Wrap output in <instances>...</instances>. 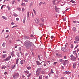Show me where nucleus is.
Segmentation results:
<instances>
[{
  "label": "nucleus",
  "instance_id": "f257e3e1",
  "mask_svg": "<svg viewBox=\"0 0 79 79\" xmlns=\"http://www.w3.org/2000/svg\"><path fill=\"white\" fill-rule=\"evenodd\" d=\"M24 45L27 48L29 49L34 44L32 42L30 41H25L24 42Z\"/></svg>",
  "mask_w": 79,
  "mask_h": 79
},
{
  "label": "nucleus",
  "instance_id": "f03ea898",
  "mask_svg": "<svg viewBox=\"0 0 79 79\" xmlns=\"http://www.w3.org/2000/svg\"><path fill=\"white\" fill-rule=\"evenodd\" d=\"M75 41H74L75 44H77V43H78V42L79 41V36H77L75 38Z\"/></svg>",
  "mask_w": 79,
  "mask_h": 79
},
{
  "label": "nucleus",
  "instance_id": "7ed1b4c3",
  "mask_svg": "<svg viewBox=\"0 0 79 79\" xmlns=\"http://www.w3.org/2000/svg\"><path fill=\"white\" fill-rule=\"evenodd\" d=\"M19 77V74L18 73H15L13 76V77L15 79H17Z\"/></svg>",
  "mask_w": 79,
  "mask_h": 79
},
{
  "label": "nucleus",
  "instance_id": "20e7f679",
  "mask_svg": "<svg viewBox=\"0 0 79 79\" xmlns=\"http://www.w3.org/2000/svg\"><path fill=\"white\" fill-rule=\"evenodd\" d=\"M34 20L35 23L37 24H39V23H40V20H39V18H36L35 19H34Z\"/></svg>",
  "mask_w": 79,
  "mask_h": 79
},
{
  "label": "nucleus",
  "instance_id": "39448f33",
  "mask_svg": "<svg viewBox=\"0 0 79 79\" xmlns=\"http://www.w3.org/2000/svg\"><path fill=\"white\" fill-rule=\"evenodd\" d=\"M41 70V68H39L37 69L36 71V75L37 76H39V74H40V71Z\"/></svg>",
  "mask_w": 79,
  "mask_h": 79
},
{
  "label": "nucleus",
  "instance_id": "423d86ee",
  "mask_svg": "<svg viewBox=\"0 0 79 79\" xmlns=\"http://www.w3.org/2000/svg\"><path fill=\"white\" fill-rule=\"evenodd\" d=\"M70 58H71V60L73 61H75L76 59V57L74 56L73 55H71L70 56Z\"/></svg>",
  "mask_w": 79,
  "mask_h": 79
},
{
  "label": "nucleus",
  "instance_id": "0eeeda50",
  "mask_svg": "<svg viewBox=\"0 0 79 79\" xmlns=\"http://www.w3.org/2000/svg\"><path fill=\"white\" fill-rule=\"evenodd\" d=\"M11 58V56H9L8 57L6 58L4 60V61H8L9 60H10V58Z\"/></svg>",
  "mask_w": 79,
  "mask_h": 79
},
{
  "label": "nucleus",
  "instance_id": "6e6552de",
  "mask_svg": "<svg viewBox=\"0 0 79 79\" xmlns=\"http://www.w3.org/2000/svg\"><path fill=\"white\" fill-rule=\"evenodd\" d=\"M25 62V60H21L20 61V64H24Z\"/></svg>",
  "mask_w": 79,
  "mask_h": 79
},
{
  "label": "nucleus",
  "instance_id": "1a4fd4ad",
  "mask_svg": "<svg viewBox=\"0 0 79 79\" xmlns=\"http://www.w3.org/2000/svg\"><path fill=\"white\" fill-rule=\"evenodd\" d=\"M69 73H70V72H69L66 71L64 72L63 74H64V75H66V74H69Z\"/></svg>",
  "mask_w": 79,
  "mask_h": 79
},
{
  "label": "nucleus",
  "instance_id": "9d476101",
  "mask_svg": "<svg viewBox=\"0 0 79 79\" xmlns=\"http://www.w3.org/2000/svg\"><path fill=\"white\" fill-rule=\"evenodd\" d=\"M76 51H73V54H74V55H75V56H76V57L77 58V53H76Z\"/></svg>",
  "mask_w": 79,
  "mask_h": 79
},
{
  "label": "nucleus",
  "instance_id": "9b49d317",
  "mask_svg": "<svg viewBox=\"0 0 79 79\" xmlns=\"http://www.w3.org/2000/svg\"><path fill=\"white\" fill-rule=\"evenodd\" d=\"M55 10L57 12H58V13H59V10H61V9H60V8H56V6H55Z\"/></svg>",
  "mask_w": 79,
  "mask_h": 79
},
{
  "label": "nucleus",
  "instance_id": "f8f14e48",
  "mask_svg": "<svg viewBox=\"0 0 79 79\" xmlns=\"http://www.w3.org/2000/svg\"><path fill=\"white\" fill-rule=\"evenodd\" d=\"M54 73V72H53V70L52 69H51V72L49 74H48V75H49V76H50V74Z\"/></svg>",
  "mask_w": 79,
  "mask_h": 79
},
{
  "label": "nucleus",
  "instance_id": "ddd939ff",
  "mask_svg": "<svg viewBox=\"0 0 79 79\" xmlns=\"http://www.w3.org/2000/svg\"><path fill=\"white\" fill-rule=\"evenodd\" d=\"M5 68H6V66L5 65H2L1 68V69H5Z\"/></svg>",
  "mask_w": 79,
  "mask_h": 79
},
{
  "label": "nucleus",
  "instance_id": "4468645a",
  "mask_svg": "<svg viewBox=\"0 0 79 79\" xmlns=\"http://www.w3.org/2000/svg\"><path fill=\"white\" fill-rule=\"evenodd\" d=\"M24 39H29V37L27 36H24Z\"/></svg>",
  "mask_w": 79,
  "mask_h": 79
},
{
  "label": "nucleus",
  "instance_id": "2eb2a0df",
  "mask_svg": "<svg viewBox=\"0 0 79 79\" xmlns=\"http://www.w3.org/2000/svg\"><path fill=\"white\" fill-rule=\"evenodd\" d=\"M73 31H74V32H76V28L75 27H73Z\"/></svg>",
  "mask_w": 79,
  "mask_h": 79
},
{
  "label": "nucleus",
  "instance_id": "dca6fc26",
  "mask_svg": "<svg viewBox=\"0 0 79 79\" xmlns=\"http://www.w3.org/2000/svg\"><path fill=\"white\" fill-rule=\"evenodd\" d=\"M2 18H3L4 19H5V20H7V19H8L5 16H2Z\"/></svg>",
  "mask_w": 79,
  "mask_h": 79
},
{
  "label": "nucleus",
  "instance_id": "f3484780",
  "mask_svg": "<svg viewBox=\"0 0 79 79\" xmlns=\"http://www.w3.org/2000/svg\"><path fill=\"white\" fill-rule=\"evenodd\" d=\"M76 63H73V68L74 69H75L76 68Z\"/></svg>",
  "mask_w": 79,
  "mask_h": 79
},
{
  "label": "nucleus",
  "instance_id": "a211bd4d",
  "mask_svg": "<svg viewBox=\"0 0 79 79\" xmlns=\"http://www.w3.org/2000/svg\"><path fill=\"white\" fill-rule=\"evenodd\" d=\"M44 4V5H46V4H47V3H46V2H44V3L42 2H41L39 4V5H41V4Z\"/></svg>",
  "mask_w": 79,
  "mask_h": 79
},
{
  "label": "nucleus",
  "instance_id": "6ab92c4d",
  "mask_svg": "<svg viewBox=\"0 0 79 79\" xmlns=\"http://www.w3.org/2000/svg\"><path fill=\"white\" fill-rule=\"evenodd\" d=\"M6 54H4V55H2V58H5L6 57Z\"/></svg>",
  "mask_w": 79,
  "mask_h": 79
},
{
  "label": "nucleus",
  "instance_id": "aec40b11",
  "mask_svg": "<svg viewBox=\"0 0 79 79\" xmlns=\"http://www.w3.org/2000/svg\"><path fill=\"white\" fill-rule=\"evenodd\" d=\"M36 63L37 65H38V66L40 65V62H39V61H36Z\"/></svg>",
  "mask_w": 79,
  "mask_h": 79
},
{
  "label": "nucleus",
  "instance_id": "412c9836",
  "mask_svg": "<svg viewBox=\"0 0 79 79\" xmlns=\"http://www.w3.org/2000/svg\"><path fill=\"white\" fill-rule=\"evenodd\" d=\"M26 17H25L24 18V19L23 22V24H25V22L26 21Z\"/></svg>",
  "mask_w": 79,
  "mask_h": 79
},
{
  "label": "nucleus",
  "instance_id": "4be33fe9",
  "mask_svg": "<svg viewBox=\"0 0 79 79\" xmlns=\"http://www.w3.org/2000/svg\"><path fill=\"white\" fill-rule=\"evenodd\" d=\"M61 50L63 52H66V50H65V48H61Z\"/></svg>",
  "mask_w": 79,
  "mask_h": 79
},
{
  "label": "nucleus",
  "instance_id": "5701e85b",
  "mask_svg": "<svg viewBox=\"0 0 79 79\" xmlns=\"http://www.w3.org/2000/svg\"><path fill=\"white\" fill-rule=\"evenodd\" d=\"M12 69H15V68H16V64L13 65L12 66Z\"/></svg>",
  "mask_w": 79,
  "mask_h": 79
},
{
  "label": "nucleus",
  "instance_id": "b1692460",
  "mask_svg": "<svg viewBox=\"0 0 79 79\" xmlns=\"http://www.w3.org/2000/svg\"><path fill=\"white\" fill-rule=\"evenodd\" d=\"M19 61V59H17L16 60V64H18V61Z\"/></svg>",
  "mask_w": 79,
  "mask_h": 79
},
{
  "label": "nucleus",
  "instance_id": "393cba45",
  "mask_svg": "<svg viewBox=\"0 0 79 79\" xmlns=\"http://www.w3.org/2000/svg\"><path fill=\"white\" fill-rule=\"evenodd\" d=\"M24 73H27V74H29V71H27V70L24 71Z\"/></svg>",
  "mask_w": 79,
  "mask_h": 79
},
{
  "label": "nucleus",
  "instance_id": "a878e982",
  "mask_svg": "<svg viewBox=\"0 0 79 79\" xmlns=\"http://www.w3.org/2000/svg\"><path fill=\"white\" fill-rule=\"evenodd\" d=\"M56 55L57 56H61V55H59L58 53H56Z\"/></svg>",
  "mask_w": 79,
  "mask_h": 79
},
{
  "label": "nucleus",
  "instance_id": "bb28decb",
  "mask_svg": "<svg viewBox=\"0 0 79 79\" xmlns=\"http://www.w3.org/2000/svg\"><path fill=\"white\" fill-rule=\"evenodd\" d=\"M33 11L35 15H37V13H36L37 12H36V11H35V10H34V9H33Z\"/></svg>",
  "mask_w": 79,
  "mask_h": 79
},
{
  "label": "nucleus",
  "instance_id": "cd10ccee",
  "mask_svg": "<svg viewBox=\"0 0 79 79\" xmlns=\"http://www.w3.org/2000/svg\"><path fill=\"white\" fill-rule=\"evenodd\" d=\"M21 5L22 6H26V4H25L24 3H22L21 4Z\"/></svg>",
  "mask_w": 79,
  "mask_h": 79
},
{
  "label": "nucleus",
  "instance_id": "c85d7f7f",
  "mask_svg": "<svg viewBox=\"0 0 79 79\" xmlns=\"http://www.w3.org/2000/svg\"><path fill=\"white\" fill-rule=\"evenodd\" d=\"M59 61L60 62H64V60H63V59H60Z\"/></svg>",
  "mask_w": 79,
  "mask_h": 79
},
{
  "label": "nucleus",
  "instance_id": "c756f323",
  "mask_svg": "<svg viewBox=\"0 0 79 79\" xmlns=\"http://www.w3.org/2000/svg\"><path fill=\"white\" fill-rule=\"evenodd\" d=\"M27 68L28 69V70H29V69H31V67L30 66H29L28 67H27Z\"/></svg>",
  "mask_w": 79,
  "mask_h": 79
},
{
  "label": "nucleus",
  "instance_id": "7c9ffc66",
  "mask_svg": "<svg viewBox=\"0 0 79 79\" xmlns=\"http://www.w3.org/2000/svg\"><path fill=\"white\" fill-rule=\"evenodd\" d=\"M27 18L29 17V11L27 12Z\"/></svg>",
  "mask_w": 79,
  "mask_h": 79
},
{
  "label": "nucleus",
  "instance_id": "2f4dec72",
  "mask_svg": "<svg viewBox=\"0 0 79 79\" xmlns=\"http://www.w3.org/2000/svg\"><path fill=\"white\" fill-rule=\"evenodd\" d=\"M7 8H8V10H11V7H10V6H7Z\"/></svg>",
  "mask_w": 79,
  "mask_h": 79
},
{
  "label": "nucleus",
  "instance_id": "473e14b6",
  "mask_svg": "<svg viewBox=\"0 0 79 79\" xmlns=\"http://www.w3.org/2000/svg\"><path fill=\"white\" fill-rule=\"evenodd\" d=\"M2 47H5V43H4L2 44Z\"/></svg>",
  "mask_w": 79,
  "mask_h": 79
},
{
  "label": "nucleus",
  "instance_id": "72a5a7b5",
  "mask_svg": "<svg viewBox=\"0 0 79 79\" xmlns=\"http://www.w3.org/2000/svg\"><path fill=\"white\" fill-rule=\"evenodd\" d=\"M15 0H13V1H12V4L13 5V4H14V3H15Z\"/></svg>",
  "mask_w": 79,
  "mask_h": 79
},
{
  "label": "nucleus",
  "instance_id": "f704fd0d",
  "mask_svg": "<svg viewBox=\"0 0 79 79\" xmlns=\"http://www.w3.org/2000/svg\"><path fill=\"white\" fill-rule=\"evenodd\" d=\"M14 16L17 17L18 16V15L16 14L15 13L14 14Z\"/></svg>",
  "mask_w": 79,
  "mask_h": 79
},
{
  "label": "nucleus",
  "instance_id": "c9c22d12",
  "mask_svg": "<svg viewBox=\"0 0 79 79\" xmlns=\"http://www.w3.org/2000/svg\"><path fill=\"white\" fill-rule=\"evenodd\" d=\"M70 2H72V3H75V2L73 0H71Z\"/></svg>",
  "mask_w": 79,
  "mask_h": 79
},
{
  "label": "nucleus",
  "instance_id": "e433bc0d",
  "mask_svg": "<svg viewBox=\"0 0 79 79\" xmlns=\"http://www.w3.org/2000/svg\"><path fill=\"white\" fill-rule=\"evenodd\" d=\"M6 6V5H2L1 7V10H2V9L3 8V6Z\"/></svg>",
  "mask_w": 79,
  "mask_h": 79
},
{
  "label": "nucleus",
  "instance_id": "4c0bfd02",
  "mask_svg": "<svg viewBox=\"0 0 79 79\" xmlns=\"http://www.w3.org/2000/svg\"><path fill=\"white\" fill-rule=\"evenodd\" d=\"M39 79H42V76H40Z\"/></svg>",
  "mask_w": 79,
  "mask_h": 79
},
{
  "label": "nucleus",
  "instance_id": "58836bf2",
  "mask_svg": "<svg viewBox=\"0 0 79 79\" xmlns=\"http://www.w3.org/2000/svg\"><path fill=\"white\" fill-rule=\"evenodd\" d=\"M64 62V63H68V62H69V61H68V60H65Z\"/></svg>",
  "mask_w": 79,
  "mask_h": 79
},
{
  "label": "nucleus",
  "instance_id": "ea45409f",
  "mask_svg": "<svg viewBox=\"0 0 79 79\" xmlns=\"http://www.w3.org/2000/svg\"><path fill=\"white\" fill-rule=\"evenodd\" d=\"M56 1V0H53L52 2H53L54 4H55V3Z\"/></svg>",
  "mask_w": 79,
  "mask_h": 79
},
{
  "label": "nucleus",
  "instance_id": "a19ab883",
  "mask_svg": "<svg viewBox=\"0 0 79 79\" xmlns=\"http://www.w3.org/2000/svg\"><path fill=\"white\" fill-rule=\"evenodd\" d=\"M31 76V74H29L27 75V77H29L30 76Z\"/></svg>",
  "mask_w": 79,
  "mask_h": 79
},
{
  "label": "nucleus",
  "instance_id": "79ce46f5",
  "mask_svg": "<svg viewBox=\"0 0 79 79\" xmlns=\"http://www.w3.org/2000/svg\"><path fill=\"white\" fill-rule=\"evenodd\" d=\"M41 20L42 21V22H44V19L43 18L41 19Z\"/></svg>",
  "mask_w": 79,
  "mask_h": 79
},
{
  "label": "nucleus",
  "instance_id": "37998d69",
  "mask_svg": "<svg viewBox=\"0 0 79 79\" xmlns=\"http://www.w3.org/2000/svg\"><path fill=\"white\" fill-rule=\"evenodd\" d=\"M73 44H71V48H73Z\"/></svg>",
  "mask_w": 79,
  "mask_h": 79
},
{
  "label": "nucleus",
  "instance_id": "c03bdc74",
  "mask_svg": "<svg viewBox=\"0 0 79 79\" xmlns=\"http://www.w3.org/2000/svg\"><path fill=\"white\" fill-rule=\"evenodd\" d=\"M17 10H19V11H21V8L19 7L18 8Z\"/></svg>",
  "mask_w": 79,
  "mask_h": 79
},
{
  "label": "nucleus",
  "instance_id": "a18cd8bd",
  "mask_svg": "<svg viewBox=\"0 0 79 79\" xmlns=\"http://www.w3.org/2000/svg\"><path fill=\"white\" fill-rule=\"evenodd\" d=\"M11 24L13 26V25H14V24H15V23H14V22H12L11 23Z\"/></svg>",
  "mask_w": 79,
  "mask_h": 79
},
{
  "label": "nucleus",
  "instance_id": "49530a36",
  "mask_svg": "<svg viewBox=\"0 0 79 79\" xmlns=\"http://www.w3.org/2000/svg\"><path fill=\"white\" fill-rule=\"evenodd\" d=\"M24 1L25 2H28L29 0H24Z\"/></svg>",
  "mask_w": 79,
  "mask_h": 79
},
{
  "label": "nucleus",
  "instance_id": "de8ad7c7",
  "mask_svg": "<svg viewBox=\"0 0 79 79\" xmlns=\"http://www.w3.org/2000/svg\"><path fill=\"white\" fill-rule=\"evenodd\" d=\"M56 63H57V62H54V64H53V65H54V64H56Z\"/></svg>",
  "mask_w": 79,
  "mask_h": 79
},
{
  "label": "nucleus",
  "instance_id": "09e8293b",
  "mask_svg": "<svg viewBox=\"0 0 79 79\" xmlns=\"http://www.w3.org/2000/svg\"><path fill=\"white\" fill-rule=\"evenodd\" d=\"M17 26H13V27H12V28H14V27H17Z\"/></svg>",
  "mask_w": 79,
  "mask_h": 79
},
{
  "label": "nucleus",
  "instance_id": "8fccbe9b",
  "mask_svg": "<svg viewBox=\"0 0 79 79\" xmlns=\"http://www.w3.org/2000/svg\"><path fill=\"white\" fill-rule=\"evenodd\" d=\"M3 53H6V51H3Z\"/></svg>",
  "mask_w": 79,
  "mask_h": 79
},
{
  "label": "nucleus",
  "instance_id": "3c124183",
  "mask_svg": "<svg viewBox=\"0 0 79 79\" xmlns=\"http://www.w3.org/2000/svg\"><path fill=\"white\" fill-rule=\"evenodd\" d=\"M7 72H6L5 73H4V74H5V75H6L7 74Z\"/></svg>",
  "mask_w": 79,
  "mask_h": 79
},
{
  "label": "nucleus",
  "instance_id": "603ef678",
  "mask_svg": "<svg viewBox=\"0 0 79 79\" xmlns=\"http://www.w3.org/2000/svg\"><path fill=\"white\" fill-rule=\"evenodd\" d=\"M24 10H25V9H24V8H23L22 10V11H24Z\"/></svg>",
  "mask_w": 79,
  "mask_h": 79
},
{
  "label": "nucleus",
  "instance_id": "864d4df0",
  "mask_svg": "<svg viewBox=\"0 0 79 79\" xmlns=\"http://www.w3.org/2000/svg\"><path fill=\"white\" fill-rule=\"evenodd\" d=\"M53 37H54L53 36V35H52L51 37V39H53Z\"/></svg>",
  "mask_w": 79,
  "mask_h": 79
},
{
  "label": "nucleus",
  "instance_id": "5fc2aeb1",
  "mask_svg": "<svg viewBox=\"0 0 79 79\" xmlns=\"http://www.w3.org/2000/svg\"><path fill=\"white\" fill-rule=\"evenodd\" d=\"M16 21H19V18H17L16 19Z\"/></svg>",
  "mask_w": 79,
  "mask_h": 79
},
{
  "label": "nucleus",
  "instance_id": "6e6d98bb",
  "mask_svg": "<svg viewBox=\"0 0 79 79\" xmlns=\"http://www.w3.org/2000/svg\"><path fill=\"white\" fill-rule=\"evenodd\" d=\"M19 50H21V47L19 48Z\"/></svg>",
  "mask_w": 79,
  "mask_h": 79
},
{
  "label": "nucleus",
  "instance_id": "4d7b16f0",
  "mask_svg": "<svg viewBox=\"0 0 79 79\" xmlns=\"http://www.w3.org/2000/svg\"><path fill=\"white\" fill-rule=\"evenodd\" d=\"M77 47H78V45H77V46H76L75 47V48H77Z\"/></svg>",
  "mask_w": 79,
  "mask_h": 79
},
{
  "label": "nucleus",
  "instance_id": "13d9d810",
  "mask_svg": "<svg viewBox=\"0 0 79 79\" xmlns=\"http://www.w3.org/2000/svg\"><path fill=\"white\" fill-rule=\"evenodd\" d=\"M11 54L12 56H13V55H14V54H13V52H11Z\"/></svg>",
  "mask_w": 79,
  "mask_h": 79
},
{
  "label": "nucleus",
  "instance_id": "bf43d9fd",
  "mask_svg": "<svg viewBox=\"0 0 79 79\" xmlns=\"http://www.w3.org/2000/svg\"><path fill=\"white\" fill-rule=\"evenodd\" d=\"M6 32H9V31L8 30H6Z\"/></svg>",
  "mask_w": 79,
  "mask_h": 79
},
{
  "label": "nucleus",
  "instance_id": "052dcab7",
  "mask_svg": "<svg viewBox=\"0 0 79 79\" xmlns=\"http://www.w3.org/2000/svg\"><path fill=\"white\" fill-rule=\"evenodd\" d=\"M22 77H25V76L24 75H22Z\"/></svg>",
  "mask_w": 79,
  "mask_h": 79
},
{
  "label": "nucleus",
  "instance_id": "680f3d73",
  "mask_svg": "<svg viewBox=\"0 0 79 79\" xmlns=\"http://www.w3.org/2000/svg\"><path fill=\"white\" fill-rule=\"evenodd\" d=\"M43 64L44 65V66H46V64H45V63Z\"/></svg>",
  "mask_w": 79,
  "mask_h": 79
},
{
  "label": "nucleus",
  "instance_id": "e2e57ef3",
  "mask_svg": "<svg viewBox=\"0 0 79 79\" xmlns=\"http://www.w3.org/2000/svg\"><path fill=\"white\" fill-rule=\"evenodd\" d=\"M31 37H34V35H31Z\"/></svg>",
  "mask_w": 79,
  "mask_h": 79
},
{
  "label": "nucleus",
  "instance_id": "0e129e2a",
  "mask_svg": "<svg viewBox=\"0 0 79 79\" xmlns=\"http://www.w3.org/2000/svg\"><path fill=\"white\" fill-rule=\"evenodd\" d=\"M63 20L64 21H65L66 20V19L65 18L64 19H63Z\"/></svg>",
  "mask_w": 79,
  "mask_h": 79
},
{
  "label": "nucleus",
  "instance_id": "69168bd1",
  "mask_svg": "<svg viewBox=\"0 0 79 79\" xmlns=\"http://www.w3.org/2000/svg\"><path fill=\"white\" fill-rule=\"evenodd\" d=\"M32 4H31V5H30V7H31V6H32Z\"/></svg>",
  "mask_w": 79,
  "mask_h": 79
},
{
  "label": "nucleus",
  "instance_id": "338daca9",
  "mask_svg": "<svg viewBox=\"0 0 79 79\" xmlns=\"http://www.w3.org/2000/svg\"><path fill=\"white\" fill-rule=\"evenodd\" d=\"M9 36L8 35L6 37V39H7V38H8V37Z\"/></svg>",
  "mask_w": 79,
  "mask_h": 79
},
{
  "label": "nucleus",
  "instance_id": "774afa93",
  "mask_svg": "<svg viewBox=\"0 0 79 79\" xmlns=\"http://www.w3.org/2000/svg\"><path fill=\"white\" fill-rule=\"evenodd\" d=\"M61 79H64V77H61Z\"/></svg>",
  "mask_w": 79,
  "mask_h": 79
}]
</instances>
